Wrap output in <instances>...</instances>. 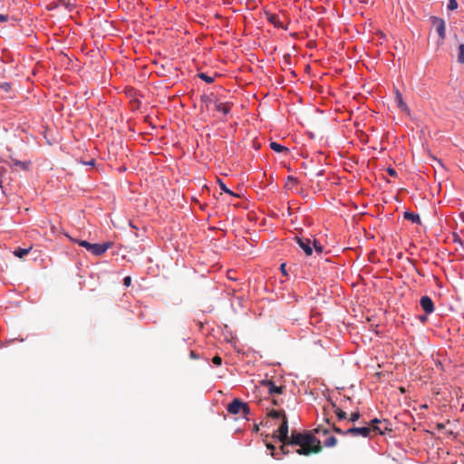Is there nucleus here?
Listing matches in <instances>:
<instances>
[{
    "mask_svg": "<svg viewBox=\"0 0 464 464\" xmlns=\"http://www.w3.org/2000/svg\"><path fill=\"white\" fill-rule=\"evenodd\" d=\"M217 111L222 112L224 115H227L231 111V106L228 102H215Z\"/></svg>",
    "mask_w": 464,
    "mask_h": 464,
    "instance_id": "13",
    "label": "nucleus"
},
{
    "mask_svg": "<svg viewBox=\"0 0 464 464\" xmlns=\"http://www.w3.org/2000/svg\"><path fill=\"white\" fill-rule=\"evenodd\" d=\"M420 305L426 314H430L434 312V303L432 299L428 295H423L420 297Z\"/></svg>",
    "mask_w": 464,
    "mask_h": 464,
    "instance_id": "9",
    "label": "nucleus"
},
{
    "mask_svg": "<svg viewBox=\"0 0 464 464\" xmlns=\"http://www.w3.org/2000/svg\"><path fill=\"white\" fill-rule=\"evenodd\" d=\"M218 184L220 186V188L223 192L228 194V195H231L233 197H237V195L236 193H234L231 189H229L226 184L222 181V179H218Z\"/></svg>",
    "mask_w": 464,
    "mask_h": 464,
    "instance_id": "23",
    "label": "nucleus"
},
{
    "mask_svg": "<svg viewBox=\"0 0 464 464\" xmlns=\"http://www.w3.org/2000/svg\"><path fill=\"white\" fill-rule=\"evenodd\" d=\"M11 160H12V167H19L24 170H27L31 164L30 161H22V160H14V159H12Z\"/></svg>",
    "mask_w": 464,
    "mask_h": 464,
    "instance_id": "17",
    "label": "nucleus"
},
{
    "mask_svg": "<svg viewBox=\"0 0 464 464\" xmlns=\"http://www.w3.org/2000/svg\"><path fill=\"white\" fill-rule=\"evenodd\" d=\"M190 356H191L192 358H196V357H197V356H196V354H195V353H194L193 351H191V352H190Z\"/></svg>",
    "mask_w": 464,
    "mask_h": 464,
    "instance_id": "44",
    "label": "nucleus"
},
{
    "mask_svg": "<svg viewBox=\"0 0 464 464\" xmlns=\"http://www.w3.org/2000/svg\"><path fill=\"white\" fill-rule=\"evenodd\" d=\"M312 247L313 251L314 250L318 255H321L324 252V246L317 239L313 240Z\"/></svg>",
    "mask_w": 464,
    "mask_h": 464,
    "instance_id": "20",
    "label": "nucleus"
},
{
    "mask_svg": "<svg viewBox=\"0 0 464 464\" xmlns=\"http://www.w3.org/2000/svg\"><path fill=\"white\" fill-rule=\"evenodd\" d=\"M322 450L321 443L307 445V446H300L299 449L296 450V453L299 455L308 456L312 453H319Z\"/></svg>",
    "mask_w": 464,
    "mask_h": 464,
    "instance_id": "8",
    "label": "nucleus"
},
{
    "mask_svg": "<svg viewBox=\"0 0 464 464\" xmlns=\"http://www.w3.org/2000/svg\"><path fill=\"white\" fill-rule=\"evenodd\" d=\"M212 362L215 365L220 366L222 364V358L218 355L213 357Z\"/></svg>",
    "mask_w": 464,
    "mask_h": 464,
    "instance_id": "30",
    "label": "nucleus"
},
{
    "mask_svg": "<svg viewBox=\"0 0 464 464\" xmlns=\"http://www.w3.org/2000/svg\"><path fill=\"white\" fill-rule=\"evenodd\" d=\"M395 100H396V102L398 103L399 108H401L402 111L408 109L406 103L402 100L401 94L399 92H396Z\"/></svg>",
    "mask_w": 464,
    "mask_h": 464,
    "instance_id": "22",
    "label": "nucleus"
},
{
    "mask_svg": "<svg viewBox=\"0 0 464 464\" xmlns=\"http://www.w3.org/2000/svg\"><path fill=\"white\" fill-rule=\"evenodd\" d=\"M295 240L306 256L313 254L312 241L310 238L295 237Z\"/></svg>",
    "mask_w": 464,
    "mask_h": 464,
    "instance_id": "6",
    "label": "nucleus"
},
{
    "mask_svg": "<svg viewBox=\"0 0 464 464\" xmlns=\"http://www.w3.org/2000/svg\"><path fill=\"white\" fill-rule=\"evenodd\" d=\"M30 250H31V247H28V248L17 247L16 249H14V255L16 257L22 258L24 256H26L30 252Z\"/></svg>",
    "mask_w": 464,
    "mask_h": 464,
    "instance_id": "19",
    "label": "nucleus"
},
{
    "mask_svg": "<svg viewBox=\"0 0 464 464\" xmlns=\"http://www.w3.org/2000/svg\"><path fill=\"white\" fill-rule=\"evenodd\" d=\"M419 320L421 322H425L427 320V314L420 315Z\"/></svg>",
    "mask_w": 464,
    "mask_h": 464,
    "instance_id": "40",
    "label": "nucleus"
},
{
    "mask_svg": "<svg viewBox=\"0 0 464 464\" xmlns=\"http://www.w3.org/2000/svg\"><path fill=\"white\" fill-rule=\"evenodd\" d=\"M333 430L335 433L342 434V435H348V433H344L345 430H343L342 429H340L339 427H337L335 425L333 426Z\"/></svg>",
    "mask_w": 464,
    "mask_h": 464,
    "instance_id": "32",
    "label": "nucleus"
},
{
    "mask_svg": "<svg viewBox=\"0 0 464 464\" xmlns=\"http://www.w3.org/2000/svg\"><path fill=\"white\" fill-rule=\"evenodd\" d=\"M82 164L83 165H88V166H94L95 165V160H91L89 161H82Z\"/></svg>",
    "mask_w": 464,
    "mask_h": 464,
    "instance_id": "37",
    "label": "nucleus"
},
{
    "mask_svg": "<svg viewBox=\"0 0 464 464\" xmlns=\"http://www.w3.org/2000/svg\"><path fill=\"white\" fill-rule=\"evenodd\" d=\"M387 172L392 177H396L397 176V171L395 170V169H393L392 167L387 168Z\"/></svg>",
    "mask_w": 464,
    "mask_h": 464,
    "instance_id": "34",
    "label": "nucleus"
},
{
    "mask_svg": "<svg viewBox=\"0 0 464 464\" xmlns=\"http://www.w3.org/2000/svg\"><path fill=\"white\" fill-rule=\"evenodd\" d=\"M78 245L84 247L88 252L92 253L96 256H100L104 254L111 246V242L104 243H90L86 240H79L77 241Z\"/></svg>",
    "mask_w": 464,
    "mask_h": 464,
    "instance_id": "2",
    "label": "nucleus"
},
{
    "mask_svg": "<svg viewBox=\"0 0 464 464\" xmlns=\"http://www.w3.org/2000/svg\"><path fill=\"white\" fill-rule=\"evenodd\" d=\"M267 21L272 24L276 28H280L283 30H287V26L285 25L279 19V16L275 14L268 13L266 14Z\"/></svg>",
    "mask_w": 464,
    "mask_h": 464,
    "instance_id": "12",
    "label": "nucleus"
},
{
    "mask_svg": "<svg viewBox=\"0 0 464 464\" xmlns=\"http://www.w3.org/2000/svg\"><path fill=\"white\" fill-rule=\"evenodd\" d=\"M437 426H438L439 430H443L445 428V424H443V423H438Z\"/></svg>",
    "mask_w": 464,
    "mask_h": 464,
    "instance_id": "42",
    "label": "nucleus"
},
{
    "mask_svg": "<svg viewBox=\"0 0 464 464\" xmlns=\"http://www.w3.org/2000/svg\"><path fill=\"white\" fill-rule=\"evenodd\" d=\"M130 284H131V277L130 276H125L123 278V285L128 287L130 285Z\"/></svg>",
    "mask_w": 464,
    "mask_h": 464,
    "instance_id": "33",
    "label": "nucleus"
},
{
    "mask_svg": "<svg viewBox=\"0 0 464 464\" xmlns=\"http://www.w3.org/2000/svg\"><path fill=\"white\" fill-rule=\"evenodd\" d=\"M432 24L436 26V31L440 36L441 42L446 38V25L445 21L438 16L430 17Z\"/></svg>",
    "mask_w": 464,
    "mask_h": 464,
    "instance_id": "5",
    "label": "nucleus"
},
{
    "mask_svg": "<svg viewBox=\"0 0 464 464\" xmlns=\"http://www.w3.org/2000/svg\"><path fill=\"white\" fill-rule=\"evenodd\" d=\"M371 425H372L371 430L381 434V435L385 434L386 431H392V429L389 427L390 422L386 419L382 420L378 418H374L371 420Z\"/></svg>",
    "mask_w": 464,
    "mask_h": 464,
    "instance_id": "4",
    "label": "nucleus"
},
{
    "mask_svg": "<svg viewBox=\"0 0 464 464\" xmlns=\"http://www.w3.org/2000/svg\"><path fill=\"white\" fill-rule=\"evenodd\" d=\"M319 443L321 441L311 431L298 432L296 430L292 431L290 440L287 441V444L294 446H307Z\"/></svg>",
    "mask_w": 464,
    "mask_h": 464,
    "instance_id": "1",
    "label": "nucleus"
},
{
    "mask_svg": "<svg viewBox=\"0 0 464 464\" xmlns=\"http://www.w3.org/2000/svg\"><path fill=\"white\" fill-rule=\"evenodd\" d=\"M198 77L200 80H202V81L206 82L207 83H212V82H214V78H213V77H211V76H209V75H208V74H207V73H205V72H199V73L198 74Z\"/></svg>",
    "mask_w": 464,
    "mask_h": 464,
    "instance_id": "26",
    "label": "nucleus"
},
{
    "mask_svg": "<svg viewBox=\"0 0 464 464\" xmlns=\"http://www.w3.org/2000/svg\"><path fill=\"white\" fill-rule=\"evenodd\" d=\"M0 89L5 92H8L11 90V84L7 82H5L0 84Z\"/></svg>",
    "mask_w": 464,
    "mask_h": 464,
    "instance_id": "28",
    "label": "nucleus"
},
{
    "mask_svg": "<svg viewBox=\"0 0 464 464\" xmlns=\"http://www.w3.org/2000/svg\"><path fill=\"white\" fill-rule=\"evenodd\" d=\"M266 447H267V449L271 450L272 451H274L276 449L274 445L268 444V443L266 444Z\"/></svg>",
    "mask_w": 464,
    "mask_h": 464,
    "instance_id": "41",
    "label": "nucleus"
},
{
    "mask_svg": "<svg viewBox=\"0 0 464 464\" xmlns=\"http://www.w3.org/2000/svg\"><path fill=\"white\" fill-rule=\"evenodd\" d=\"M280 270L281 272L284 274V275H286V271H285V264L283 263L281 266H280Z\"/></svg>",
    "mask_w": 464,
    "mask_h": 464,
    "instance_id": "39",
    "label": "nucleus"
},
{
    "mask_svg": "<svg viewBox=\"0 0 464 464\" xmlns=\"http://www.w3.org/2000/svg\"><path fill=\"white\" fill-rule=\"evenodd\" d=\"M244 405V401H242L239 399H234L228 405H227V411L230 414H238L241 411V409Z\"/></svg>",
    "mask_w": 464,
    "mask_h": 464,
    "instance_id": "11",
    "label": "nucleus"
},
{
    "mask_svg": "<svg viewBox=\"0 0 464 464\" xmlns=\"http://www.w3.org/2000/svg\"><path fill=\"white\" fill-rule=\"evenodd\" d=\"M288 420L286 416H284V419L281 420V424L277 430L276 431L275 438H276L282 443L287 444V441L290 440L288 435Z\"/></svg>",
    "mask_w": 464,
    "mask_h": 464,
    "instance_id": "3",
    "label": "nucleus"
},
{
    "mask_svg": "<svg viewBox=\"0 0 464 464\" xmlns=\"http://www.w3.org/2000/svg\"><path fill=\"white\" fill-rule=\"evenodd\" d=\"M270 149L273 150L275 152L281 153V152H289V149L285 146L277 143L276 141H272L270 143Z\"/></svg>",
    "mask_w": 464,
    "mask_h": 464,
    "instance_id": "15",
    "label": "nucleus"
},
{
    "mask_svg": "<svg viewBox=\"0 0 464 464\" xmlns=\"http://www.w3.org/2000/svg\"><path fill=\"white\" fill-rule=\"evenodd\" d=\"M372 430L369 427H352L345 430L344 433H348L350 435H361L363 438L369 437Z\"/></svg>",
    "mask_w": 464,
    "mask_h": 464,
    "instance_id": "10",
    "label": "nucleus"
},
{
    "mask_svg": "<svg viewBox=\"0 0 464 464\" xmlns=\"http://www.w3.org/2000/svg\"><path fill=\"white\" fill-rule=\"evenodd\" d=\"M336 443H337V440L334 436H330L324 442V446L327 448L334 447L336 445Z\"/></svg>",
    "mask_w": 464,
    "mask_h": 464,
    "instance_id": "25",
    "label": "nucleus"
},
{
    "mask_svg": "<svg viewBox=\"0 0 464 464\" xmlns=\"http://www.w3.org/2000/svg\"><path fill=\"white\" fill-rule=\"evenodd\" d=\"M287 445H288V444H285V443H283V445L280 447V451H281V453H283V454H285V455H286V454H288V453H289V450H287L285 449V447H286Z\"/></svg>",
    "mask_w": 464,
    "mask_h": 464,
    "instance_id": "36",
    "label": "nucleus"
},
{
    "mask_svg": "<svg viewBox=\"0 0 464 464\" xmlns=\"http://www.w3.org/2000/svg\"><path fill=\"white\" fill-rule=\"evenodd\" d=\"M8 20L7 16L0 14V23H5Z\"/></svg>",
    "mask_w": 464,
    "mask_h": 464,
    "instance_id": "38",
    "label": "nucleus"
},
{
    "mask_svg": "<svg viewBox=\"0 0 464 464\" xmlns=\"http://www.w3.org/2000/svg\"><path fill=\"white\" fill-rule=\"evenodd\" d=\"M287 181L291 182L292 184H297L298 183L297 178H295L294 176H288L287 177Z\"/></svg>",
    "mask_w": 464,
    "mask_h": 464,
    "instance_id": "35",
    "label": "nucleus"
},
{
    "mask_svg": "<svg viewBox=\"0 0 464 464\" xmlns=\"http://www.w3.org/2000/svg\"><path fill=\"white\" fill-rule=\"evenodd\" d=\"M261 385L264 386V387H266L267 390H268V393L269 395H276V394H281L283 392V389L284 387L283 386H277L275 382H273L272 380H263L261 382Z\"/></svg>",
    "mask_w": 464,
    "mask_h": 464,
    "instance_id": "7",
    "label": "nucleus"
},
{
    "mask_svg": "<svg viewBox=\"0 0 464 464\" xmlns=\"http://www.w3.org/2000/svg\"><path fill=\"white\" fill-rule=\"evenodd\" d=\"M200 101L202 102H204L207 106H208L209 104H212V103L215 104V102L218 100L215 98V95L213 93H211L209 95H207V94L202 95L200 97Z\"/></svg>",
    "mask_w": 464,
    "mask_h": 464,
    "instance_id": "18",
    "label": "nucleus"
},
{
    "mask_svg": "<svg viewBox=\"0 0 464 464\" xmlns=\"http://www.w3.org/2000/svg\"><path fill=\"white\" fill-rule=\"evenodd\" d=\"M70 240H72V241H73L72 237H70ZM77 241H78V240H74V242H77Z\"/></svg>",
    "mask_w": 464,
    "mask_h": 464,
    "instance_id": "48",
    "label": "nucleus"
},
{
    "mask_svg": "<svg viewBox=\"0 0 464 464\" xmlns=\"http://www.w3.org/2000/svg\"><path fill=\"white\" fill-rule=\"evenodd\" d=\"M379 426H381V427H382V429H383V430H384V428H385V424H383V423H382V424H380Z\"/></svg>",
    "mask_w": 464,
    "mask_h": 464,
    "instance_id": "47",
    "label": "nucleus"
},
{
    "mask_svg": "<svg viewBox=\"0 0 464 464\" xmlns=\"http://www.w3.org/2000/svg\"><path fill=\"white\" fill-rule=\"evenodd\" d=\"M403 218L407 220L411 221L413 224H420V218L418 213L405 211L403 214Z\"/></svg>",
    "mask_w": 464,
    "mask_h": 464,
    "instance_id": "14",
    "label": "nucleus"
},
{
    "mask_svg": "<svg viewBox=\"0 0 464 464\" xmlns=\"http://www.w3.org/2000/svg\"><path fill=\"white\" fill-rule=\"evenodd\" d=\"M0 188L2 189V192L5 194V191L3 189V181L1 179H0Z\"/></svg>",
    "mask_w": 464,
    "mask_h": 464,
    "instance_id": "43",
    "label": "nucleus"
},
{
    "mask_svg": "<svg viewBox=\"0 0 464 464\" xmlns=\"http://www.w3.org/2000/svg\"><path fill=\"white\" fill-rule=\"evenodd\" d=\"M241 411L245 414V415H248L250 414V408L248 406L247 403L244 402V405L241 409Z\"/></svg>",
    "mask_w": 464,
    "mask_h": 464,
    "instance_id": "31",
    "label": "nucleus"
},
{
    "mask_svg": "<svg viewBox=\"0 0 464 464\" xmlns=\"http://www.w3.org/2000/svg\"><path fill=\"white\" fill-rule=\"evenodd\" d=\"M361 417V414L359 411L353 412L350 416V421L355 422L357 421Z\"/></svg>",
    "mask_w": 464,
    "mask_h": 464,
    "instance_id": "29",
    "label": "nucleus"
},
{
    "mask_svg": "<svg viewBox=\"0 0 464 464\" xmlns=\"http://www.w3.org/2000/svg\"><path fill=\"white\" fill-rule=\"evenodd\" d=\"M333 405V408H334V413L336 414L337 418L339 420H345L347 415H346V412H344L343 411H342L341 409H339L335 403H332Z\"/></svg>",
    "mask_w": 464,
    "mask_h": 464,
    "instance_id": "21",
    "label": "nucleus"
},
{
    "mask_svg": "<svg viewBox=\"0 0 464 464\" xmlns=\"http://www.w3.org/2000/svg\"><path fill=\"white\" fill-rule=\"evenodd\" d=\"M267 416L274 420H279V419L283 420L284 416H286V415H285V411L271 410L268 412Z\"/></svg>",
    "mask_w": 464,
    "mask_h": 464,
    "instance_id": "16",
    "label": "nucleus"
},
{
    "mask_svg": "<svg viewBox=\"0 0 464 464\" xmlns=\"http://www.w3.org/2000/svg\"><path fill=\"white\" fill-rule=\"evenodd\" d=\"M273 403H274L275 405H278V401H277L276 399H274V400H273Z\"/></svg>",
    "mask_w": 464,
    "mask_h": 464,
    "instance_id": "45",
    "label": "nucleus"
},
{
    "mask_svg": "<svg viewBox=\"0 0 464 464\" xmlns=\"http://www.w3.org/2000/svg\"><path fill=\"white\" fill-rule=\"evenodd\" d=\"M324 174V170H320L318 173H317V176H322Z\"/></svg>",
    "mask_w": 464,
    "mask_h": 464,
    "instance_id": "46",
    "label": "nucleus"
},
{
    "mask_svg": "<svg viewBox=\"0 0 464 464\" xmlns=\"http://www.w3.org/2000/svg\"><path fill=\"white\" fill-rule=\"evenodd\" d=\"M459 5L456 0H449L447 8L450 11L456 10Z\"/></svg>",
    "mask_w": 464,
    "mask_h": 464,
    "instance_id": "27",
    "label": "nucleus"
},
{
    "mask_svg": "<svg viewBox=\"0 0 464 464\" xmlns=\"http://www.w3.org/2000/svg\"><path fill=\"white\" fill-rule=\"evenodd\" d=\"M458 63L464 64V44L459 45Z\"/></svg>",
    "mask_w": 464,
    "mask_h": 464,
    "instance_id": "24",
    "label": "nucleus"
}]
</instances>
